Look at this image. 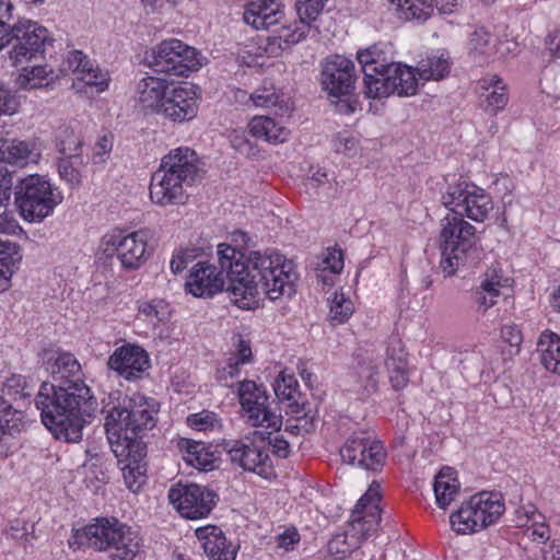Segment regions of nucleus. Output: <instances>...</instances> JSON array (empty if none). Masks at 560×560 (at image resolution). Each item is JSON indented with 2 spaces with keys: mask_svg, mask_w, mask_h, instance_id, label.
I'll return each instance as SVG.
<instances>
[{
  "mask_svg": "<svg viewBox=\"0 0 560 560\" xmlns=\"http://www.w3.org/2000/svg\"><path fill=\"white\" fill-rule=\"evenodd\" d=\"M378 493L370 489L357 502L353 510V518H360L361 522H366L363 530L369 533L373 530L380 523V509L376 504Z\"/></svg>",
  "mask_w": 560,
  "mask_h": 560,
  "instance_id": "nucleus-40",
  "label": "nucleus"
},
{
  "mask_svg": "<svg viewBox=\"0 0 560 560\" xmlns=\"http://www.w3.org/2000/svg\"><path fill=\"white\" fill-rule=\"evenodd\" d=\"M406 21L424 22L433 12V0H389Z\"/></svg>",
  "mask_w": 560,
  "mask_h": 560,
  "instance_id": "nucleus-43",
  "label": "nucleus"
},
{
  "mask_svg": "<svg viewBox=\"0 0 560 560\" xmlns=\"http://www.w3.org/2000/svg\"><path fill=\"white\" fill-rule=\"evenodd\" d=\"M217 494L199 485L173 486L168 491V499L178 513L189 520H199L207 516L213 505Z\"/></svg>",
  "mask_w": 560,
  "mask_h": 560,
  "instance_id": "nucleus-14",
  "label": "nucleus"
},
{
  "mask_svg": "<svg viewBox=\"0 0 560 560\" xmlns=\"http://www.w3.org/2000/svg\"><path fill=\"white\" fill-rule=\"evenodd\" d=\"M178 448L188 465L202 470H211L213 468L214 455L205 443L180 439L178 441Z\"/></svg>",
  "mask_w": 560,
  "mask_h": 560,
  "instance_id": "nucleus-34",
  "label": "nucleus"
},
{
  "mask_svg": "<svg viewBox=\"0 0 560 560\" xmlns=\"http://www.w3.org/2000/svg\"><path fill=\"white\" fill-rule=\"evenodd\" d=\"M149 238L150 232L147 229L106 234L103 237L104 252L116 255L124 270H138L149 258Z\"/></svg>",
  "mask_w": 560,
  "mask_h": 560,
  "instance_id": "nucleus-9",
  "label": "nucleus"
},
{
  "mask_svg": "<svg viewBox=\"0 0 560 560\" xmlns=\"http://www.w3.org/2000/svg\"><path fill=\"white\" fill-rule=\"evenodd\" d=\"M378 493L370 489L357 502L353 510V518H360L361 522H366L363 530L369 533L373 530L380 523V509L376 504Z\"/></svg>",
  "mask_w": 560,
  "mask_h": 560,
  "instance_id": "nucleus-39",
  "label": "nucleus"
},
{
  "mask_svg": "<svg viewBox=\"0 0 560 560\" xmlns=\"http://www.w3.org/2000/svg\"><path fill=\"white\" fill-rule=\"evenodd\" d=\"M248 127L253 137L270 143H281L288 138L287 129L268 116H255Z\"/></svg>",
  "mask_w": 560,
  "mask_h": 560,
  "instance_id": "nucleus-37",
  "label": "nucleus"
},
{
  "mask_svg": "<svg viewBox=\"0 0 560 560\" xmlns=\"http://www.w3.org/2000/svg\"><path fill=\"white\" fill-rule=\"evenodd\" d=\"M115 394L117 404L107 410L104 423L112 445L115 441L118 443L122 435H139L156 425L160 405L154 398L133 394L120 399V393Z\"/></svg>",
  "mask_w": 560,
  "mask_h": 560,
  "instance_id": "nucleus-4",
  "label": "nucleus"
},
{
  "mask_svg": "<svg viewBox=\"0 0 560 560\" xmlns=\"http://www.w3.org/2000/svg\"><path fill=\"white\" fill-rule=\"evenodd\" d=\"M242 365L243 364L233 357L229 358L226 364L218 370V380L225 386H230L228 382L240 376Z\"/></svg>",
  "mask_w": 560,
  "mask_h": 560,
  "instance_id": "nucleus-60",
  "label": "nucleus"
},
{
  "mask_svg": "<svg viewBox=\"0 0 560 560\" xmlns=\"http://www.w3.org/2000/svg\"><path fill=\"white\" fill-rule=\"evenodd\" d=\"M47 75L48 72L46 67L36 66L31 69L24 68L23 72L19 75L16 83L20 89L35 90L47 84Z\"/></svg>",
  "mask_w": 560,
  "mask_h": 560,
  "instance_id": "nucleus-53",
  "label": "nucleus"
},
{
  "mask_svg": "<svg viewBox=\"0 0 560 560\" xmlns=\"http://www.w3.org/2000/svg\"><path fill=\"white\" fill-rule=\"evenodd\" d=\"M107 366L125 380L135 381L149 370L150 359L140 346L126 343L109 355Z\"/></svg>",
  "mask_w": 560,
  "mask_h": 560,
  "instance_id": "nucleus-17",
  "label": "nucleus"
},
{
  "mask_svg": "<svg viewBox=\"0 0 560 560\" xmlns=\"http://www.w3.org/2000/svg\"><path fill=\"white\" fill-rule=\"evenodd\" d=\"M324 268L334 273H339L343 269V257L341 250H329L323 261Z\"/></svg>",
  "mask_w": 560,
  "mask_h": 560,
  "instance_id": "nucleus-63",
  "label": "nucleus"
},
{
  "mask_svg": "<svg viewBox=\"0 0 560 560\" xmlns=\"http://www.w3.org/2000/svg\"><path fill=\"white\" fill-rule=\"evenodd\" d=\"M284 16L280 0H252L245 8L243 20L255 30H268Z\"/></svg>",
  "mask_w": 560,
  "mask_h": 560,
  "instance_id": "nucleus-22",
  "label": "nucleus"
},
{
  "mask_svg": "<svg viewBox=\"0 0 560 560\" xmlns=\"http://www.w3.org/2000/svg\"><path fill=\"white\" fill-rule=\"evenodd\" d=\"M214 415L209 411L190 415L187 418V423L190 428L198 431H206L213 424Z\"/></svg>",
  "mask_w": 560,
  "mask_h": 560,
  "instance_id": "nucleus-62",
  "label": "nucleus"
},
{
  "mask_svg": "<svg viewBox=\"0 0 560 560\" xmlns=\"http://www.w3.org/2000/svg\"><path fill=\"white\" fill-rule=\"evenodd\" d=\"M82 145L80 135L71 126L62 125L56 133V147L62 155L79 154L78 150Z\"/></svg>",
  "mask_w": 560,
  "mask_h": 560,
  "instance_id": "nucleus-50",
  "label": "nucleus"
},
{
  "mask_svg": "<svg viewBox=\"0 0 560 560\" xmlns=\"http://www.w3.org/2000/svg\"><path fill=\"white\" fill-rule=\"evenodd\" d=\"M237 397L243 412L254 405L260 406L262 399L269 400L264 385L249 380L238 382Z\"/></svg>",
  "mask_w": 560,
  "mask_h": 560,
  "instance_id": "nucleus-47",
  "label": "nucleus"
},
{
  "mask_svg": "<svg viewBox=\"0 0 560 560\" xmlns=\"http://www.w3.org/2000/svg\"><path fill=\"white\" fill-rule=\"evenodd\" d=\"M35 405L42 421L58 440L79 442L82 430L97 409V402L85 383L68 386L42 384Z\"/></svg>",
  "mask_w": 560,
  "mask_h": 560,
  "instance_id": "nucleus-2",
  "label": "nucleus"
},
{
  "mask_svg": "<svg viewBox=\"0 0 560 560\" xmlns=\"http://www.w3.org/2000/svg\"><path fill=\"white\" fill-rule=\"evenodd\" d=\"M33 389V384L25 376L13 374L4 382L0 397L7 398L12 405L15 404V407L22 408L30 405Z\"/></svg>",
  "mask_w": 560,
  "mask_h": 560,
  "instance_id": "nucleus-38",
  "label": "nucleus"
},
{
  "mask_svg": "<svg viewBox=\"0 0 560 560\" xmlns=\"http://www.w3.org/2000/svg\"><path fill=\"white\" fill-rule=\"evenodd\" d=\"M47 371L50 372L52 383L68 388V386L84 383L80 377L81 365L73 354L68 352H51L47 359Z\"/></svg>",
  "mask_w": 560,
  "mask_h": 560,
  "instance_id": "nucleus-23",
  "label": "nucleus"
},
{
  "mask_svg": "<svg viewBox=\"0 0 560 560\" xmlns=\"http://www.w3.org/2000/svg\"><path fill=\"white\" fill-rule=\"evenodd\" d=\"M150 66L158 73L187 77L198 70L201 62L194 47L172 38L163 40L153 49Z\"/></svg>",
  "mask_w": 560,
  "mask_h": 560,
  "instance_id": "nucleus-10",
  "label": "nucleus"
},
{
  "mask_svg": "<svg viewBox=\"0 0 560 560\" xmlns=\"http://www.w3.org/2000/svg\"><path fill=\"white\" fill-rule=\"evenodd\" d=\"M168 92V82L166 79L145 77L141 79L137 86L138 101L145 109L160 113L163 102Z\"/></svg>",
  "mask_w": 560,
  "mask_h": 560,
  "instance_id": "nucleus-29",
  "label": "nucleus"
},
{
  "mask_svg": "<svg viewBox=\"0 0 560 560\" xmlns=\"http://www.w3.org/2000/svg\"><path fill=\"white\" fill-rule=\"evenodd\" d=\"M340 456L349 465L377 470L384 464L385 451L372 433L358 431L340 448Z\"/></svg>",
  "mask_w": 560,
  "mask_h": 560,
  "instance_id": "nucleus-13",
  "label": "nucleus"
},
{
  "mask_svg": "<svg viewBox=\"0 0 560 560\" xmlns=\"http://www.w3.org/2000/svg\"><path fill=\"white\" fill-rule=\"evenodd\" d=\"M504 510L500 494L482 491L465 501L450 521L453 529L459 534L476 533L494 524Z\"/></svg>",
  "mask_w": 560,
  "mask_h": 560,
  "instance_id": "nucleus-7",
  "label": "nucleus"
},
{
  "mask_svg": "<svg viewBox=\"0 0 560 560\" xmlns=\"http://www.w3.org/2000/svg\"><path fill=\"white\" fill-rule=\"evenodd\" d=\"M440 267L445 276H454L458 269L472 266L479 259L476 228L460 215H446L441 222Z\"/></svg>",
  "mask_w": 560,
  "mask_h": 560,
  "instance_id": "nucleus-5",
  "label": "nucleus"
},
{
  "mask_svg": "<svg viewBox=\"0 0 560 560\" xmlns=\"http://www.w3.org/2000/svg\"><path fill=\"white\" fill-rule=\"evenodd\" d=\"M388 372L389 382L395 390L405 388L409 382L408 361L401 363L388 362L385 365Z\"/></svg>",
  "mask_w": 560,
  "mask_h": 560,
  "instance_id": "nucleus-57",
  "label": "nucleus"
},
{
  "mask_svg": "<svg viewBox=\"0 0 560 560\" xmlns=\"http://www.w3.org/2000/svg\"><path fill=\"white\" fill-rule=\"evenodd\" d=\"M388 362H407V352L405 346L398 337H390L386 347L385 365Z\"/></svg>",
  "mask_w": 560,
  "mask_h": 560,
  "instance_id": "nucleus-59",
  "label": "nucleus"
},
{
  "mask_svg": "<svg viewBox=\"0 0 560 560\" xmlns=\"http://www.w3.org/2000/svg\"><path fill=\"white\" fill-rule=\"evenodd\" d=\"M433 489L438 506L446 509L455 500L460 490L457 472L451 467L442 468L435 476Z\"/></svg>",
  "mask_w": 560,
  "mask_h": 560,
  "instance_id": "nucleus-33",
  "label": "nucleus"
},
{
  "mask_svg": "<svg viewBox=\"0 0 560 560\" xmlns=\"http://www.w3.org/2000/svg\"><path fill=\"white\" fill-rule=\"evenodd\" d=\"M230 142L231 145L242 154H247L250 149L248 138L243 130H233L230 135Z\"/></svg>",
  "mask_w": 560,
  "mask_h": 560,
  "instance_id": "nucleus-64",
  "label": "nucleus"
},
{
  "mask_svg": "<svg viewBox=\"0 0 560 560\" xmlns=\"http://www.w3.org/2000/svg\"><path fill=\"white\" fill-rule=\"evenodd\" d=\"M386 73L390 79L393 94L398 96L415 95L419 88V75L417 68L409 67L401 62H394L387 68Z\"/></svg>",
  "mask_w": 560,
  "mask_h": 560,
  "instance_id": "nucleus-32",
  "label": "nucleus"
},
{
  "mask_svg": "<svg viewBox=\"0 0 560 560\" xmlns=\"http://www.w3.org/2000/svg\"><path fill=\"white\" fill-rule=\"evenodd\" d=\"M504 279L495 268L488 269L481 278L480 285L474 291V300L479 312L486 313L492 307L500 295V289L504 287Z\"/></svg>",
  "mask_w": 560,
  "mask_h": 560,
  "instance_id": "nucleus-28",
  "label": "nucleus"
},
{
  "mask_svg": "<svg viewBox=\"0 0 560 560\" xmlns=\"http://www.w3.org/2000/svg\"><path fill=\"white\" fill-rule=\"evenodd\" d=\"M161 171L174 176L188 186L199 182L205 176V163L198 154L188 147L171 150L161 160Z\"/></svg>",
  "mask_w": 560,
  "mask_h": 560,
  "instance_id": "nucleus-15",
  "label": "nucleus"
},
{
  "mask_svg": "<svg viewBox=\"0 0 560 560\" xmlns=\"http://www.w3.org/2000/svg\"><path fill=\"white\" fill-rule=\"evenodd\" d=\"M25 424L23 410L0 397V447H7L9 439L20 434Z\"/></svg>",
  "mask_w": 560,
  "mask_h": 560,
  "instance_id": "nucleus-31",
  "label": "nucleus"
},
{
  "mask_svg": "<svg viewBox=\"0 0 560 560\" xmlns=\"http://www.w3.org/2000/svg\"><path fill=\"white\" fill-rule=\"evenodd\" d=\"M21 259L20 247L15 243L0 240V290L9 287L10 279Z\"/></svg>",
  "mask_w": 560,
  "mask_h": 560,
  "instance_id": "nucleus-42",
  "label": "nucleus"
},
{
  "mask_svg": "<svg viewBox=\"0 0 560 560\" xmlns=\"http://www.w3.org/2000/svg\"><path fill=\"white\" fill-rule=\"evenodd\" d=\"M481 106L491 115L503 110L509 102L506 84L497 74H488L478 81Z\"/></svg>",
  "mask_w": 560,
  "mask_h": 560,
  "instance_id": "nucleus-25",
  "label": "nucleus"
},
{
  "mask_svg": "<svg viewBox=\"0 0 560 560\" xmlns=\"http://www.w3.org/2000/svg\"><path fill=\"white\" fill-rule=\"evenodd\" d=\"M363 73L364 95L368 98H383L393 94L390 79L385 71Z\"/></svg>",
  "mask_w": 560,
  "mask_h": 560,
  "instance_id": "nucleus-48",
  "label": "nucleus"
},
{
  "mask_svg": "<svg viewBox=\"0 0 560 560\" xmlns=\"http://www.w3.org/2000/svg\"><path fill=\"white\" fill-rule=\"evenodd\" d=\"M365 523L360 518H353L350 532L336 534L327 544L329 555L337 559H345L357 550L369 535L363 530Z\"/></svg>",
  "mask_w": 560,
  "mask_h": 560,
  "instance_id": "nucleus-27",
  "label": "nucleus"
},
{
  "mask_svg": "<svg viewBox=\"0 0 560 560\" xmlns=\"http://www.w3.org/2000/svg\"><path fill=\"white\" fill-rule=\"evenodd\" d=\"M450 72L448 58L432 55L421 59L417 66V73L422 81L441 80Z\"/></svg>",
  "mask_w": 560,
  "mask_h": 560,
  "instance_id": "nucleus-44",
  "label": "nucleus"
},
{
  "mask_svg": "<svg viewBox=\"0 0 560 560\" xmlns=\"http://www.w3.org/2000/svg\"><path fill=\"white\" fill-rule=\"evenodd\" d=\"M359 385L353 388L354 392L363 396H370L377 390L378 386V370L374 365L361 366L359 373Z\"/></svg>",
  "mask_w": 560,
  "mask_h": 560,
  "instance_id": "nucleus-55",
  "label": "nucleus"
},
{
  "mask_svg": "<svg viewBox=\"0 0 560 560\" xmlns=\"http://www.w3.org/2000/svg\"><path fill=\"white\" fill-rule=\"evenodd\" d=\"M250 100L256 107H277L276 114L278 115H284L290 110L289 106L287 104H283L282 101H280V96L278 95L275 86L271 83H269L268 85L264 84L262 86L256 89L250 94Z\"/></svg>",
  "mask_w": 560,
  "mask_h": 560,
  "instance_id": "nucleus-46",
  "label": "nucleus"
},
{
  "mask_svg": "<svg viewBox=\"0 0 560 560\" xmlns=\"http://www.w3.org/2000/svg\"><path fill=\"white\" fill-rule=\"evenodd\" d=\"M352 301L342 292H335L330 301L329 318L334 325L343 324L353 314Z\"/></svg>",
  "mask_w": 560,
  "mask_h": 560,
  "instance_id": "nucleus-51",
  "label": "nucleus"
},
{
  "mask_svg": "<svg viewBox=\"0 0 560 560\" xmlns=\"http://www.w3.org/2000/svg\"><path fill=\"white\" fill-rule=\"evenodd\" d=\"M223 448L229 454L231 462L245 471L257 474L264 478H268L272 474V463L266 444L260 442L259 436H254V432L241 440L225 441Z\"/></svg>",
  "mask_w": 560,
  "mask_h": 560,
  "instance_id": "nucleus-12",
  "label": "nucleus"
},
{
  "mask_svg": "<svg viewBox=\"0 0 560 560\" xmlns=\"http://www.w3.org/2000/svg\"><path fill=\"white\" fill-rule=\"evenodd\" d=\"M62 200L59 188L39 174L28 175L15 186V203L21 217L30 223L43 222Z\"/></svg>",
  "mask_w": 560,
  "mask_h": 560,
  "instance_id": "nucleus-6",
  "label": "nucleus"
},
{
  "mask_svg": "<svg viewBox=\"0 0 560 560\" xmlns=\"http://www.w3.org/2000/svg\"><path fill=\"white\" fill-rule=\"evenodd\" d=\"M137 436L138 435H132L130 433H128V438H125L124 435L121 436L126 442V445L121 450V454L127 451L126 463H130V459L144 463L143 459L147 455V447L142 442L136 440Z\"/></svg>",
  "mask_w": 560,
  "mask_h": 560,
  "instance_id": "nucleus-58",
  "label": "nucleus"
},
{
  "mask_svg": "<svg viewBox=\"0 0 560 560\" xmlns=\"http://www.w3.org/2000/svg\"><path fill=\"white\" fill-rule=\"evenodd\" d=\"M121 470L126 486L133 492L138 491L145 480V463L130 459V463H126Z\"/></svg>",
  "mask_w": 560,
  "mask_h": 560,
  "instance_id": "nucleus-54",
  "label": "nucleus"
},
{
  "mask_svg": "<svg viewBox=\"0 0 560 560\" xmlns=\"http://www.w3.org/2000/svg\"><path fill=\"white\" fill-rule=\"evenodd\" d=\"M74 540L79 546L108 552L110 560H133L142 547L139 532L114 517L95 518L75 530Z\"/></svg>",
  "mask_w": 560,
  "mask_h": 560,
  "instance_id": "nucleus-3",
  "label": "nucleus"
},
{
  "mask_svg": "<svg viewBox=\"0 0 560 560\" xmlns=\"http://www.w3.org/2000/svg\"><path fill=\"white\" fill-rule=\"evenodd\" d=\"M68 69L71 70L78 80L86 85L95 88L96 92H103L108 88V72L100 69L82 51L72 50L67 56Z\"/></svg>",
  "mask_w": 560,
  "mask_h": 560,
  "instance_id": "nucleus-21",
  "label": "nucleus"
},
{
  "mask_svg": "<svg viewBox=\"0 0 560 560\" xmlns=\"http://www.w3.org/2000/svg\"><path fill=\"white\" fill-rule=\"evenodd\" d=\"M139 313L153 325L164 322L170 315L168 305L163 300L142 302L139 305Z\"/></svg>",
  "mask_w": 560,
  "mask_h": 560,
  "instance_id": "nucleus-56",
  "label": "nucleus"
},
{
  "mask_svg": "<svg viewBox=\"0 0 560 560\" xmlns=\"http://www.w3.org/2000/svg\"><path fill=\"white\" fill-rule=\"evenodd\" d=\"M58 173L62 180L71 187L79 186L82 182L84 161L81 154L63 155L58 161Z\"/></svg>",
  "mask_w": 560,
  "mask_h": 560,
  "instance_id": "nucleus-45",
  "label": "nucleus"
},
{
  "mask_svg": "<svg viewBox=\"0 0 560 560\" xmlns=\"http://www.w3.org/2000/svg\"><path fill=\"white\" fill-rule=\"evenodd\" d=\"M354 63L343 56L328 57L322 66L320 83L334 97L349 95L354 88Z\"/></svg>",
  "mask_w": 560,
  "mask_h": 560,
  "instance_id": "nucleus-16",
  "label": "nucleus"
},
{
  "mask_svg": "<svg viewBox=\"0 0 560 560\" xmlns=\"http://www.w3.org/2000/svg\"><path fill=\"white\" fill-rule=\"evenodd\" d=\"M537 351L545 369L560 375V336L550 330L542 331L537 342Z\"/></svg>",
  "mask_w": 560,
  "mask_h": 560,
  "instance_id": "nucleus-35",
  "label": "nucleus"
},
{
  "mask_svg": "<svg viewBox=\"0 0 560 560\" xmlns=\"http://www.w3.org/2000/svg\"><path fill=\"white\" fill-rule=\"evenodd\" d=\"M195 534L209 560H235L234 549L217 526L199 527Z\"/></svg>",
  "mask_w": 560,
  "mask_h": 560,
  "instance_id": "nucleus-26",
  "label": "nucleus"
},
{
  "mask_svg": "<svg viewBox=\"0 0 560 560\" xmlns=\"http://www.w3.org/2000/svg\"><path fill=\"white\" fill-rule=\"evenodd\" d=\"M198 105L192 88L178 86L167 92L159 114L175 122H183L196 117Z\"/></svg>",
  "mask_w": 560,
  "mask_h": 560,
  "instance_id": "nucleus-20",
  "label": "nucleus"
},
{
  "mask_svg": "<svg viewBox=\"0 0 560 560\" xmlns=\"http://www.w3.org/2000/svg\"><path fill=\"white\" fill-rule=\"evenodd\" d=\"M393 52L392 44L378 43L358 50L357 59L363 72H386L387 68L395 62Z\"/></svg>",
  "mask_w": 560,
  "mask_h": 560,
  "instance_id": "nucleus-30",
  "label": "nucleus"
},
{
  "mask_svg": "<svg viewBox=\"0 0 560 560\" xmlns=\"http://www.w3.org/2000/svg\"><path fill=\"white\" fill-rule=\"evenodd\" d=\"M260 406L254 405L244 411L246 422L254 427L260 428L259 431H280L282 425L281 415L276 413L269 405V400H261Z\"/></svg>",
  "mask_w": 560,
  "mask_h": 560,
  "instance_id": "nucleus-36",
  "label": "nucleus"
},
{
  "mask_svg": "<svg viewBox=\"0 0 560 560\" xmlns=\"http://www.w3.org/2000/svg\"><path fill=\"white\" fill-rule=\"evenodd\" d=\"M443 205L453 215L485 222L493 210L491 196L481 187L466 180L450 184L442 195Z\"/></svg>",
  "mask_w": 560,
  "mask_h": 560,
  "instance_id": "nucleus-8",
  "label": "nucleus"
},
{
  "mask_svg": "<svg viewBox=\"0 0 560 560\" xmlns=\"http://www.w3.org/2000/svg\"><path fill=\"white\" fill-rule=\"evenodd\" d=\"M279 431H254V436H259L260 442L272 447V452L280 458L289 457L291 453L290 443Z\"/></svg>",
  "mask_w": 560,
  "mask_h": 560,
  "instance_id": "nucleus-52",
  "label": "nucleus"
},
{
  "mask_svg": "<svg viewBox=\"0 0 560 560\" xmlns=\"http://www.w3.org/2000/svg\"><path fill=\"white\" fill-rule=\"evenodd\" d=\"M273 389L279 400L288 401L290 406L299 404L300 386L294 375L280 373L275 381Z\"/></svg>",
  "mask_w": 560,
  "mask_h": 560,
  "instance_id": "nucleus-49",
  "label": "nucleus"
},
{
  "mask_svg": "<svg viewBox=\"0 0 560 560\" xmlns=\"http://www.w3.org/2000/svg\"><path fill=\"white\" fill-rule=\"evenodd\" d=\"M51 43L47 28L31 20H20L11 26L9 57L14 65L23 63L43 55Z\"/></svg>",
  "mask_w": 560,
  "mask_h": 560,
  "instance_id": "nucleus-11",
  "label": "nucleus"
},
{
  "mask_svg": "<svg viewBox=\"0 0 560 560\" xmlns=\"http://www.w3.org/2000/svg\"><path fill=\"white\" fill-rule=\"evenodd\" d=\"M186 186L188 185L178 178L158 168L151 177L150 199L161 207L182 205L187 199Z\"/></svg>",
  "mask_w": 560,
  "mask_h": 560,
  "instance_id": "nucleus-19",
  "label": "nucleus"
},
{
  "mask_svg": "<svg viewBox=\"0 0 560 560\" xmlns=\"http://www.w3.org/2000/svg\"><path fill=\"white\" fill-rule=\"evenodd\" d=\"M19 103L11 92L0 82V116L13 115Z\"/></svg>",
  "mask_w": 560,
  "mask_h": 560,
  "instance_id": "nucleus-61",
  "label": "nucleus"
},
{
  "mask_svg": "<svg viewBox=\"0 0 560 560\" xmlns=\"http://www.w3.org/2000/svg\"><path fill=\"white\" fill-rule=\"evenodd\" d=\"M495 45L492 35L485 28L479 27L472 32L469 40V56L478 65H483L495 52Z\"/></svg>",
  "mask_w": 560,
  "mask_h": 560,
  "instance_id": "nucleus-41",
  "label": "nucleus"
},
{
  "mask_svg": "<svg viewBox=\"0 0 560 560\" xmlns=\"http://www.w3.org/2000/svg\"><path fill=\"white\" fill-rule=\"evenodd\" d=\"M217 254L221 271L203 261L192 267L186 287L194 296L211 298L221 292L223 272L229 280L226 291L231 302L240 308L257 307L261 295L276 301L295 292L293 262L276 252L252 250L245 256L231 245L219 244Z\"/></svg>",
  "mask_w": 560,
  "mask_h": 560,
  "instance_id": "nucleus-1",
  "label": "nucleus"
},
{
  "mask_svg": "<svg viewBox=\"0 0 560 560\" xmlns=\"http://www.w3.org/2000/svg\"><path fill=\"white\" fill-rule=\"evenodd\" d=\"M327 0H298L295 3L299 22L294 25H283L278 32V36L272 37L273 43L278 48H281V43L296 44L303 40L311 31L312 22L316 21L325 7Z\"/></svg>",
  "mask_w": 560,
  "mask_h": 560,
  "instance_id": "nucleus-18",
  "label": "nucleus"
},
{
  "mask_svg": "<svg viewBox=\"0 0 560 560\" xmlns=\"http://www.w3.org/2000/svg\"><path fill=\"white\" fill-rule=\"evenodd\" d=\"M0 154L4 162L24 166L38 163L42 149L35 140L0 139Z\"/></svg>",
  "mask_w": 560,
  "mask_h": 560,
  "instance_id": "nucleus-24",
  "label": "nucleus"
}]
</instances>
